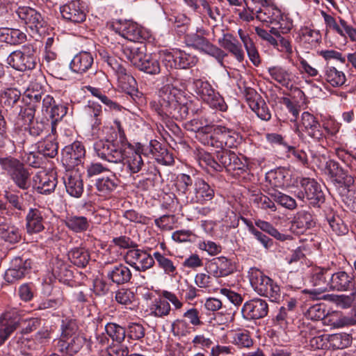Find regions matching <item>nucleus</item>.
<instances>
[{
  "mask_svg": "<svg viewBox=\"0 0 356 356\" xmlns=\"http://www.w3.org/2000/svg\"><path fill=\"white\" fill-rule=\"evenodd\" d=\"M0 165L4 170H6L10 176L18 170L23 164L17 159L8 156L0 159Z\"/></svg>",
  "mask_w": 356,
  "mask_h": 356,
  "instance_id": "obj_57",
  "label": "nucleus"
},
{
  "mask_svg": "<svg viewBox=\"0 0 356 356\" xmlns=\"http://www.w3.org/2000/svg\"><path fill=\"white\" fill-rule=\"evenodd\" d=\"M238 135L236 132L225 127L218 126L214 129V136L211 138V145L218 148H233L238 145Z\"/></svg>",
  "mask_w": 356,
  "mask_h": 356,
  "instance_id": "obj_12",
  "label": "nucleus"
},
{
  "mask_svg": "<svg viewBox=\"0 0 356 356\" xmlns=\"http://www.w3.org/2000/svg\"><path fill=\"white\" fill-rule=\"evenodd\" d=\"M17 13L19 17L31 29H38L43 26L42 17L35 9L30 7H20Z\"/></svg>",
  "mask_w": 356,
  "mask_h": 356,
  "instance_id": "obj_23",
  "label": "nucleus"
},
{
  "mask_svg": "<svg viewBox=\"0 0 356 356\" xmlns=\"http://www.w3.org/2000/svg\"><path fill=\"white\" fill-rule=\"evenodd\" d=\"M71 262L79 267H84L89 261V254L83 248H75L68 253Z\"/></svg>",
  "mask_w": 356,
  "mask_h": 356,
  "instance_id": "obj_45",
  "label": "nucleus"
},
{
  "mask_svg": "<svg viewBox=\"0 0 356 356\" xmlns=\"http://www.w3.org/2000/svg\"><path fill=\"white\" fill-rule=\"evenodd\" d=\"M31 261L30 260L23 261L21 258H15L13 260L11 267L5 273V280L8 282H14L22 279L30 270Z\"/></svg>",
  "mask_w": 356,
  "mask_h": 356,
  "instance_id": "obj_17",
  "label": "nucleus"
},
{
  "mask_svg": "<svg viewBox=\"0 0 356 356\" xmlns=\"http://www.w3.org/2000/svg\"><path fill=\"white\" fill-rule=\"evenodd\" d=\"M268 195L275 202L286 208L291 209L296 207V204L294 199L275 188L269 190Z\"/></svg>",
  "mask_w": 356,
  "mask_h": 356,
  "instance_id": "obj_46",
  "label": "nucleus"
},
{
  "mask_svg": "<svg viewBox=\"0 0 356 356\" xmlns=\"http://www.w3.org/2000/svg\"><path fill=\"white\" fill-rule=\"evenodd\" d=\"M298 34L302 41L311 45H316L321 39L318 31L312 29L307 26L302 27L299 30Z\"/></svg>",
  "mask_w": 356,
  "mask_h": 356,
  "instance_id": "obj_47",
  "label": "nucleus"
},
{
  "mask_svg": "<svg viewBox=\"0 0 356 356\" xmlns=\"http://www.w3.org/2000/svg\"><path fill=\"white\" fill-rule=\"evenodd\" d=\"M86 343V338L81 334H75L68 339H59L57 343L58 351L69 355L77 353Z\"/></svg>",
  "mask_w": 356,
  "mask_h": 356,
  "instance_id": "obj_21",
  "label": "nucleus"
},
{
  "mask_svg": "<svg viewBox=\"0 0 356 356\" xmlns=\"http://www.w3.org/2000/svg\"><path fill=\"white\" fill-rule=\"evenodd\" d=\"M97 191L103 195H106L113 191L118 186L117 179L113 177L99 178L96 181Z\"/></svg>",
  "mask_w": 356,
  "mask_h": 356,
  "instance_id": "obj_43",
  "label": "nucleus"
},
{
  "mask_svg": "<svg viewBox=\"0 0 356 356\" xmlns=\"http://www.w3.org/2000/svg\"><path fill=\"white\" fill-rule=\"evenodd\" d=\"M87 90L94 97H97L103 104L108 106L110 108L116 111L120 110V106L106 97L99 88H94L92 86H87Z\"/></svg>",
  "mask_w": 356,
  "mask_h": 356,
  "instance_id": "obj_55",
  "label": "nucleus"
},
{
  "mask_svg": "<svg viewBox=\"0 0 356 356\" xmlns=\"http://www.w3.org/2000/svg\"><path fill=\"white\" fill-rule=\"evenodd\" d=\"M295 193L298 199L302 201L306 199L313 206L319 207L325 201L321 186L314 179L302 178L300 181V188Z\"/></svg>",
  "mask_w": 356,
  "mask_h": 356,
  "instance_id": "obj_4",
  "label": "nucleus"
},
{
  "mask_svg": "<svg viewBox=\"0 0 356 356\" xmlns=\"http://www.w3.org/2000/svg\"><path fill=\"white\" fill-rule=\"evenodd\" d=\"M186 42L188 47L213 57L220 66L227 56L221 49L211 44L207 38L196 33L187 35Z\"/></svg>",
  "mask_w": 356,
  "mask_h": 356,
  "instance_id": "obj_7",
  "label": "nucleus"
},
{
  "mask_svg": "<svg viewBox=\"0 0 356 356\" xmlns=\"http://www.w3.org/2000/svg\"><path fill=\"white\" fill-rule=\"evenodd\" d=\"M324 78L327 82L334 87L342 86L346 81L344 73L332 66L325 67Z\"/></svg>",
  "mask_w": 356,
  "mask_h": 356,
  "instance_id": "obj_39",
  "label": "nucleus"
},
{
  "mask_svg": "<svg viewBox=\"0 0 356 356\" xmlns=\"http://www.w3.org/2000/svg\"><path fill=\"white\" fill-rule=\"evenodd\" d=\"M250 108L257 114V117L262 120L268 121L271 118L270 112L267 105L262 99L257 104L252 103Z\"/></svg>",
  "mask_w": 356,
  "mask_h": 356,
  "instance_id": "obj_60",
  "label": "nucleus"
},
{
  "mask_svg": "<svg viewBox=\"0 0 356 356\" xmlns=\"http://www.w3.org/2000/svg\"><path fill=\"white\" fill-rule=\"evenodd\" d=\"M93 149L97 156L108 163H122L124 161V152L113 141L99 140L94 143Z\"/></svg>",
  "mask_w": 356,
  "mask_h": 356,
  "instance_id": "obj_6",
  "label": "nucleus"
},
{
  "mask_svg": "<svg viewBox=\"0 0 356 356\" xmlns=\"http://www.w3.org/2000/svg\"><path fill=\"white\" fill-rule=\"evenodd\" d=\"M193 87L197 95L210 107L221 111L227 110V106L223 97L213 89L207 81L195 79L193 81Z\"/></svg>",
  "mask_w": 356,
  "mask_h": 356,
  "instance_id": "obj_3",
  "label": "nucleus"
},
{
  "mask_svg": "<svg viewBox=\"0 0 356 356\" xmlns=\"http://www.w3.org/2000/svg\"><path fill=\"white\" fill-rule=\"evenodd\" d=\"M33 48L23 47L22 50L12 52L7 58V63L19 71L32 70L35 67L36 58Z\"/></svg>",
  "mask_w": 356,
  "mask_h": 356,
  "instance_id": "obj_8",
  "label": "nucleus"
},
{
  "mask_svg": "<svg viewBox=\"0 0 356 356\" xmlns=\"http://www.w3.org/2000/svg\"><path fill=\"white\" fill-rule=\"evenodd\" d=\"M216 160L220 167V171L223 168H229V170L240 168V159L234 152L227 149L216 152Z\"/></svg>",
  "mask_w": 356,
  "mask_h": 356,
  "instance_id": "obj_28",
  "label": "nucleus"
},
{
  "mask_svg": "<svg viewBox=\"0 0 356 356\" xmlns=\"http://www.w3.org/2000/svg\"><path fill=\"white\" fill-rule=\"evenodd\" d=\"M122 51L135 67L138 65L145 54V47L142 41L130 42L122 47Z\"/></svg>",
  "mask_w": 356,
  "mask_h": 356,
  "instance_id": "obj_22",
  "label": "nucleus"
},
{
  "mask_svg": "<svg viewBox=\"0 0 356 356\" xmlns=\"http://www.w3.org/2000/svg\"><path fill=\"white\" fill-rule=\"evenodd\" d=\"M119 86L127 95L137 88L136 79L127 72L126 69L117 75Z\"/></svg>",
  "mask_w": 356,
  "mask_h": 356,
  "instance_id": "obj_40",
  "label": "nucleus"
},
{
  "mask_svg": "<svg viewBox=\"0 0 356 356\" xmlns=\"http://www.w3.org/2000/svg\"><path fill=\"white\" fill-rule=\"evenodd\" d=\"M273 25L270 29V33L276 37H280L281 34H286L291 30L293 21L281 13V17L277 18Z\"/></svg>",
  "mask_w": 356,
  "mask_h": 356,
  "instance_id": "obj_38",
  "label": "nucleus"
},
{
  "mask_svg": "<svg viewBox=\"0 0 356 356\" xmlns=\"http://www.w3.org/2000/svg\"><path fill=\"white\" fill-rule=\"evenodd\" d=\"M199 163L202 168H211L215 171H220V167L218 164V161L216 159H213L212 156L207 152L200 153L199 155Z\"/></svg>",
  "mask_w": 356,
  "mask_h": 356,
  "instance_id": "obj_62",
  "label": "nucleus"
},
{
  "mask_svg": "<svg viewBox=\"0 0 356 356\" xmlns=\"http://www.w3.org/2000/svg\"><path fill=\"white\" fill-rule=\"evenodd\" d=\"M0 236L9 243H16L20 238V234L10 224H0Z\"/></svg>",
  "mask_w": 356,
  "mask_h": 356,
  "instance_id": "obj_49",
  "label": "nucleus"
},
{
  "mask_svg": "<svg viewBox=\"0 0 356 356\" xmlns=\"http://www.w3.org/2000/svg\"><path fill=\"white\" fill-rule=\"evenodd\" d=\"M86 150L80 142H74L65 146L62 151V161L68 168L81 164L84 159Z\"/></svg>",
  "mask_w": 356,
  "mask_h": 356,
  "instance_id": "obj_14",
  "label": "nucleus"
},
{
  "mask_svg": "<svg viewBox=\"0 0 356 356\" xmlns=\"http://www.w3.org/2000/svg\"><path fill=\"white\" fill-rule=\"evenodd\" d=\"M35 182L38 179V190L42 194L50 193L54 191L57 179L54 174L40 173L36 177Z\"/></svg>",
  "mask_w": 356,
  "mask_h": 356,
  "instance_id": "obj_29",
  "label": "nucleus"
},
{
  "mask_svg": "<svg viewBox=\"0 0 356 356\" xmlns=\"http://www.w3.org/2000/svg\"><path fill=\"white\" fill-rule=\"evenodd\" d=\"M67 192L72 197H79L83 191L81 176L77 170H67L63 177Z\"/></svg>",
  "mask_w": 356,
  "mask_h": 356,
  "instance_id": "obj_18",
  "label": "nucleus"
},
{
  "mask_svg": "<svg viewBox=\"0 0 356 356\" xmlns=\"http://www.w3.org/2000/svg\"><path fill=\"white\" fill-rule=\"evenodd\" d=\"M189 113V107L188 103H181L178 101L175 108H172L168 112L167 118H172L175 120H183L186 118Z\"/></svg>",
  "mask_w": 356,
  "mask_h": 356,
  "instance_id": "obj_54",
  "label": "nucleus"
},
{
  "mask_svg": "<svg viewBox=\"0 0 356 356\" xmlns=\"http://www.w3.org/2000/svg\"><path fill=\"white\" fill-rule=\"evenodd\" d=\"M331 273L327 269L317 268L312 277V282L314 286L318 287L320 292L329 289V280Z\"/></svg>",
  "mask_w": 356,
  "mask_h": 356,
  "instance_id": "obj_34",
  "label": "nucleus"
},
{
  "mask_svg": "<svg viewBox=\"0 0 356 356\" xmlns=\"http://www.w3.org/2000/svg\"><path fill=\"white\" fill-rule=\"evenodd\" d=\"M19 320L10 314H4L0 317V346L18 327Z\"/></svg>",
  "mask_w": 356,
  "mask_h": 356,
  "instance_id": "obj_24",
  "label": "nucleus"
},
{
  "mask_svg": "<svg viewBox=\"0 0 356 356\" xmlns=\"http://www.w3.org/2000/svg\"><path fill=\"white\" fill-rule=\"evenodd\" d=\"M272 79L277 81L282 86L289 88L292 86L294 76L289 70L282 67H273L268 70Z\"/></svg>",
  "mask_w": 356,
  "mask_h": 356,
  "instance_id": "obj_30",
  "label": "nucleus"
},
{
  "mask_svg": "<svg viewBox=\"0 0 356 356\" xmlns=\"http://www.w3.org/2000/svg\"><path fill=\"white\" fill-rule=\"evenodd\" d=\"M62 17L67 22L79 24L86 20V9L85 3L80 0H74L60 7Z\"/></svg>",
  "mask_w": 356,
  "mask_h": 356,
  "instance_id": "obj_10",
  "label": "nucleus"
},
{
  "mask_svg": "<svg viewBox=\"0 0 356 356\" xmlns=\"http://www.w3.org/2000/svg\"><path fill=\"white\" fill-rule=\"evenodd\" d=\"M93 63L90 53L81 51L76 54L70 64V69L76 73L82 74L88 70Z\"/></svg>",
  "mask_w": 356,
  "mask_h": 356,
  "instance_id": "obj_26",
  "label": "nucleus"
},
{
  "mask_svg": "<svg viewBox=\"0 0 356 356\" xmlns=\"http://www.w3.org/2000/svg\"><path fill=\"white\" fill-rule=\"evenodd\" d=\"M288 171L284 168H278L269 174L268 178L272 186L277 188H282L286 184Z\"/></svg>",
  "mask_w": 356,
  "mask_h": 356,
  "instance_id": "obj_53",
  "label": "nucleus"
},
{
  "mask_svg": "<svg viewBox=\"0 0 356 356\" xmlns=\"http://www.w3.org/2000/svg\"><path fill=\"white\" fill-rule=\"evenodd\" d=\"M194 186V182L192 178L186 174H181L178 178L177 186V189L179 191V195L182 196L185 200L183 199L184 201L186 202V193L189 190V187L191 186Z\"/></svg>",
  "mask_w": 356,
  "mask_h": 356,
  "instance_id": "obj_58",
  "label": "nucleus"
},
{
  "mask_svg": "<svg viewBox=\"0 0 356 356\" xmlns=\"http://www.w3.org/2000/svg\"><path fill=\"white\" fill-rule=\"evenodd\" d=\"M281 17V10L268 4L257 10L256 17L262 22L273 24L277 18Z\"/></svg>",
  "mask_w": 356,
  "mask_h": 356,
  "instance_id": "obj_35",
  "label": "nucleus"
},
{
  "mask_svg": "<svg viewBox=\"0 0 356 356\" xmlns=\"http://www.w3.org/2000/svg\"><path fill=\"white\" fill-rule=\"evenodd\" d=\"M83 118L93 130L99 129L102 124V106L97 102L89 101L83 109Z\"/></svg>",
  "mask_w": 356,
  "mask_h": 356,
  "instance_id": "obj_20",
  "label": "nucleus"
},
{
  "mask_svg": "<svg viewBox=\"0 0 356 356\" xmlns=\"http://www.w3.org/2000/svg\"><path fill=\"white\" fill-rule=\"evenodd\" d=\"M327 348L328 349H343L348 347L351 343V337L346 333H337L328 335Z\"/></svg>",
  "mask_w": 356,
  "mask_h": 356,
  "instance_id": "obj_37",
  "label": "nucleus"
},
{
  "mask_svg": "<svg viewBox=\"0 0 356 356\" xmlns=\"http://www.w3.org/2000/svg\"><path fill=\"white\" fill-rule=\"evenodd\" d=\"M171 311L170 303L162 298L155 299L149 307V315L156 318L168 316Z\"/></svg>",
  "mask_w": 356,
  "mask_h": 356,
  "instance_id": "obj_33",
  "label": "nucleus"
},
{
  "mask_svg": "<svg viewBox=\"0 0 356 356\" xmlns=\"http://www.w3.org/2000/svg\"><path fill=\"white\" fill-rule=\"evenodd\" d=\"M143 147L140 143L136 145V149H130L127 153L124 152V165H127L131 174L140 172L144 166V162L141 156Z\"/></svg>",
  "mask_w": 356,
  "mask_h": 356,
  "instance_id": "obj_19",
  "label": "nucleus"
},
{
  "mask_svg": "<svg viewBox=\"0 0 356 356\" xmlns=\"http://www.w3.org/2000/svg\"><path fill=\"white\" fill-rule=\"evenodd\" d=\"M230 341L238 348H249L253 345V339L247 330H237L229 333Z\"/></svg>",
  "mask_w": 356,
  "mask_h": 356,
  "instance_id": "obj_32",
  "label": "nucleus"
},
{
  "mask_svg": "<svg viewBox=\"0 0 356 356\" xmlns=\"http://www.w3.org/2000/svg\"><path fill=\"white\" fill-rule=\"evenodd\" d=\"M1 38L6 43L17 44L24 41L26 35L19 29H4L1 33Z\"/></svg>",
  "mask_w": 356,
  "mask_h": 356,
  "instance_id": "obj_41",
  "label": "nucleus"
},
{
  "mask_svg": "<svg viewBox=\"0 0 356 356\" xmlns=\"http://www.w3.org/2000/svg\"><path fill=\"white\" fill-rule=\"evenodd\" d=\"M139 70L152 75L158 74L161 72V66L159 60L151 55L144 56L142 60L136 66Z\"/></svg>",
  "mask_w": 356,
  "mask_h": 356,
  "instance_id": "obj_36",
  "label": "nucleus"
},
{
  "mask_svg": "<svg viewBox=\"0 0 356 356\" xmlns=\"http://www.w3.org/2000/svg\"><path fill=\"white\" fill-rule=\"evenodd\" d=\"M61 335L60 339H68L75 334H80L78 332V326L73 320H64L61 325Z\"/></svg>",
  "mask_w": 356,
  "mask_h": 356,
  "instance_id": "obj_56",
  "label": "nucleus"
},
{
  "mask_svg": "<svg viewBox=\"0 0 356 356\" xmlns=\"http://www.w3.org/2000/svg\"><path fill=\"white\" fill-rule=\"evenodd\" d=\"M250 284L259 295L268 298L272 302H278L281 298L280 286L269 277L257 268L248 271Z\"/></svg>",
  "mask_w": 356,
  "mask_h": 356,
  "instance_id": "obj_1",
  "label": "nucleus"
},
{
  "mask_svg": "<svg viewBox=\"0 0 356 356\" xmlns=\"http://www.w3.org/2000/svg\"><path fill=\"white\" fill-rule=\"evenodd\" d=\"M268 311V306L266 300L254 298L244 303L241 309V314L246 320H255L265 317Z\"/></svg>",
  "mask_w": 356,
  "mask_h": 356,
  "instance_id": "obj_13",
  "label": "nucleus"
},
{
  "mask_svg": "<svg viewBox=\"0 0 356 356\" xmlns=\"http://www.w3.org/2000/svg\"><path fill=\"white\" fill-rule=\"evenodd\" d=\"M107 276L113 282L121 284L127 283L131 280V273L128 267L123 264H119L109 270Z\"/></svg>",
  "mask_w": 356,
  "mask_h": 356,
  "instance_id": "obj_31",
  "label": "nucleus"
},
{
  "mask_svg": "<svg viewBox=\"0 0 356 356\" xmlns=\"http://www.w3.org/2000/svg\"><path fill=\"white\" fill-rule=\"evenodd\" d=\"M217 266L219 268L222 277L228 276L234 273L235 266L232 262L225 257H219L215 258Z\"/></svg>",
  "mask_w": 356,
  "mask_h": 356,
  "instance_id": "obj_63",
  "label": "nucleus"
},
{
  "mask_svg": "<svg viewBox=\"0 0 356 356\" xmlns=\"http://www.w3.org/2000/svg\"><path fill=\"white\" fill-rule=\"evenodd\" d=\"M110 28L131 42H140L145 38V33L141 27L132 21H115L112 22Z\"/></svg>",
  "mask_w": 356,
  "mask_h": 356,
  "instance_id": "obj_9",
  "label": "nucleus"
},
{
  "mask_svg": "<svg viewBox=\"0 0 356 356\" xmlns=\"http://www.w3.org/2000/svg\"><path fill=\"white\" fill-rule=\"evenodd\" d=\"M58 143L51 139H46L38 143V154L54 158L58 153Z\"/></svg>",
  "mask_w": 356,
  "mask_h": 356,
  "instance_id": "obj_44",
  "label": "nucleus"
},
{
  "mask_svg": "<svg viewBox=\"0 0 356 356\" xmlns=\"http://www.w3.org/2000/svg\"><path fill=\"white\" fill-rule=\"evenodd\" d=\"M193 195L186 196V202H197L204 204L213 199L214 191L210 186L202 179L194 181Z\"/></svg>",
  "mask_w": 356,
  "mask_h": 356,
  "instance_id": "obj_16",
  "label": "nucleus"
},
{
  "mask_svg": "<svg viewBox=\"0 0 356 356\" xmlns=\"http://www.w3.org/2000/svg\"><path fill=\"white\" fill-rule=\"evenodd\" d=\"M161 57L165 66L170 69H187L195 65L198 60L196 56L180 49H175L172 51H163Z\"/></svg>",
  "mask_w": 356,
  "mask_h": 356,
  "instance_id": "obj_5",
  "label": "nucleus"
},
{
  "mask_svg": "<svg viewBox=\"0 0 356 356\" xmlns=\"http://www.w3.org/2000/svg\"><path fill=\"white\" fill-rule=\"evenodd\" d=\"M183 316L189 321L190 325L199 327L204 325V323L201 321L199 311L195 307L187 309L184 313Z\"/></svg>",
  "mask_w": 356,
  "mask_h": 356,
  "instance_id": "obj_64",
  "label": "nucleus"
},
{
  "mask_svg": "<svg viewBox=\"0 0 356 356\" xmlns=\"http://www.w3.org/2000/svg\"><path fill=\"white\" fill-rule=\"evenodd\" d=\"M124 259L127 264L138 270H145L154 264V259L148 253L135 248L127 251Z\"/></svg>",
  "mask_w": 356,
  "mask_h": 356,
  "instance_id": "obj_15",
  "label": "nucleus"
},
{
  "mask_svg": "<svg viewBox=\"0 0 356 356\" xmlns=\"http://www.w3.org/2000/svg\"><path fill=\"white\" fill-rule=\"evenodd\" d=\"M171 329L173 334L177 337H186L193 332V327L185 320L176 319L172 322Z\"/></svg>",
  "mask_w": 356,
  "mask_h": 356,
  "instance_id": "obj_50",
  "label": "nucleus"
},
{
  "mask_svg": "<svg viewBox=\"0 0 356 356\" xmlns=\"http://www.w3.org/2000/svg\"><path fill=\"white\" fill-rule=\"evenodd\" d=\"M250 200L258 207L264 209H270L274 210L275 207L274 200H271V197L266 196L259 192L252 194Z\"/></svg>",
  "mask_w": 356,
  "mask_h": 356,
  "instance_id": "obj_52",
  "label": "nucleus"
},
{
  "mask_svg": "<svg viewBox=\"0 0 356 356\" xmlns=\"http://www.w3.org/2000/svg\"><path fill=\"white\" fill-rule=\"evenodd\" d=\"M300 127L309 137L321 143L326 138L320 122L309 112H303L301 115Z\"/></svg>",
  "mask_w": 356,
  "mask_h": 356,
  "instance_id": "obj_11",
  "label": "nucleus"
},
{
  "mask_svg": "<svg viewBox=\"0 0 356 356\" xmlns=\"http://www.w3.org/2000/svg\"><path fill=\"white\" fill-rule=\"evenodd\" d=\"M126 336L130 339L139 340L145 336V328L140 323H131L126 330Z\"/></svg>",
  "mask_w": 356,
  "mask_h": 356,
  "instance_id": "obj_61",
  "label": "nucleus"
},
{
  "mask_svg": "<svg viewBox=\"0 0 356 356\" xmlns=\"http://www.w3.org/2000/svg\"><path fill=\"white\" fill-rule=\"evenodd\" d=\"M353 278L344 271L331 273L329 289L346 291L351 289Z\"/></svg>",
  "mask_w": 356,
  "mask_h": 356,
  "instance_id": "obj_25",
  "label": "nucleus"
},
{
  "mask_svg": "<svg viewBox=\"0 0 356 356\" xmlns=\"http://www.w3.org/2000/svg\"><path fill=\"white\" fill-rule=\"evenodd\" d=\"M17 187L26 190L31 186L30 174L24 165L10 176Z\"/></svg>",
  "mask_w": 356,
  "mask_h": 356,
  "instance_id": "obj_42",
  "label": "nucleus"
},
{
  "mask_svg": "<svg viewBox=\"0 0 356 356\" xmlns=\"http://www.w3.org/2000/svg\"><path fill=\"white\" fill-rule=\"evenodd\" d=\"M220 45L229 51L238 61L244 59V53L241 45L232 34H224L222 39L219 40Z\"/></svg>",
  "mask_w": 356,
  "mask_h": 356,
  "instance_id": "obj_27",
  "label": "nucleus"
},
{
  "mask_svg": "<svg viewBox=\"0 0 356 356\" xmlns=\"http://www.w3.org/2000/svg\"><path fill=\"white\" fill-rule=\"evenodd\" d=\"M154 257L158 262L159 266L163 269L164 272L168 275H174L176 272V267L172 261L164 257L159 252L154 253Z\"/></svg>",
  "mask_w": 356,
  "mask_h": 356,
  "instance_id": "obj_59",
  "label": "nucleus"
},
{
  "mask_svg": "<svg viewBox=\"0 0 356 356\" xmlns=\"http://www.w3.org/2000/svg\"><path fill=\"white\" fill-rule=\"evenodd\" d=\"M181 97V93L177 88L165 85L159 90L158 99L150 102V107L159 116L165 119L170 109L175 108Z\"/></svg>",
  "mask_w": 356,
  "mask_h": 356,
  "instance_id": "obj_2",
  "label": "nucleus"
},
{
  "mask_svg": "<svg viewBox=\"0 0 356 356\" xmlns=\"http://www.w3.org/2000/svg\"><path fill=\"white\" fill-rule=\"evenodd\" d=\"M340 195L345 206L353 212L356 213V189L343 188Z\"/></svg>",
  "mask_w": 356,
  "mask_h": 356,
  "instance_id": "obj_51",
  "label": "nucleus"
},
{
  "mask_svg": "<svg viewBox=\"0 0 356 356\" xmlns=\"http://www.w3.org/2000/svg\"><path fill=\"white\" fill-rule=\"evenodd\" d=\"M105 331L113 341L118 343H121L126 337V330L116 323H107L105 325Z\"/></svg>",
  "mask_w": 356,
  "mask_h": 356,
  "instance_id": "obj_48",
  "label": "nucleus"
}]
</instances>
